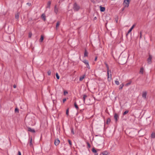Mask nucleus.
<instances>
[{"label": "nucleus", "instance_id": "nucleus-45", "mask_svg": "<svg viewBox=\"0 0 155 155\" xmlns=\"http://www.w3.org/2000/svg\"><path fill=\"white\" fill-rule=\"evenodd\" d=\"M66 99L65 98V99H64L63 100V103H64L66 101Z\"/></svg>", "mask_w": 155, "mask_h": 155}, {"label": "nucleus", "instance_id": "nucleus-43", "mask_svg": "<svg viewBox=\"0 0 155 155\" xmlns=\"http://www.w3.org/2000/svg\"><path fill=\"white\" fill-rule=\"evenodd\" d=\"M135 26V25H133L131 28H130L132 30L133 28H134V26Z\"/></svg>", "mask_w": 155, "mask_h": 155}, {"label": "nucleus", "instance_id": "nucleus-9", "mask_svg": "<svg viewBox=\"0 0 155 155\" xmlns=\"http://www.w3.org/2000/svg\"><path fill=\"white\" fill-rule=\"evenodd\" d=\"M19 13H17L15 15V18L17 19L18 20V19L19 17Z\"/></svg>", "mask_w": 155, "mask_h": 155}, {"label": "nucleus", "instance_id": "nucleus-44", "mask_svg": "<svg viewBox=\"0 0 155 155\" xmlns=\"http://www.w3.org/2000/svg\"><path fill=\"white\" fill-rule=\"evenodd\" d=\"M87 67L88 69H90V67L88 64H87Z\"/></svg>", "mask_w": 155, "mask_h": 155}, {"label": "nucleus", "instance_id": "nucleus-32", "mask_svg": "<svg viewBox=\"0 0 155 155\" xmlns=\"http://www.w3.org/2000/svg\"><path fill=\"white\" fill-rule=\"evenodd\" d=\"M83 62L86 64H88V61L86 60L84 61Z\"/></svg>", "mask_w": 155, "mask_h": 155}, {"label": "nucleus", "instance_id": "nucleus-19", "mask_svg": "<svg viewBox=\"0 0 155 155\" xmlns=\"http://www.w3.org/2000/svg\"><path fill=\"white\" fill-rule=\"evenodd\" d=\"M44 39V36L43 35H41V38L40 39V42H41L43 41Z\"/></svg>", "mask_w": 155, "mask_h": 155}, {"label": "nucleus", "instance_id": "nucleus-14", "mask_svg": "<svg viewBox=\"0 0 155 155\" xmlns=\"http://www.w3.org/2000/svg\"><path fill=\"white\" fill-rule=\"evenodd\" d=\"M100 10L101 12H104L105 10V8L104 7H102L101 6H100Z\"/></svg>", "mask_w": 155, "mask_h": 155}, {"label": "nucleus", "instance_id": "nucleus-39", "mask_svg": "<svg viewBox=\"0 0 155 155\" xmlns=\"http://www.w3.org/2000/svg\"><path fill=\"white\" fill-rule=\"evenodd\" d=\"M140 38H142V31H140Z\"/></svg>", "mask_w": 155, "mask_h": 155}, {"label": "nucleus", "instance_id": "nucleus-13", "mask_svg": "<svg viewBox=\"0 0 155 155\" xmlns=\"http://www.w3.org/2000/svg\"><path fill=\"white\" fill-rule=\"evenodd\" d=\"M92 152L94 153H96L95 154V155H97L98 154L97 153V150L95 149L94 148H93L92 150Z\"/></svg>", "mask_w": 155, "mask_h": 155}, {"label": "nucleus", "instance_id": "nucleus-41", "mask_svg": "<svg viewBox=\"0 0 155 155\" xmlns=\"http://www.w3.org/2000/svg\"><path fill=\"white\" fill-rule=\"evenodd\" d=\"M132 29H131L130 28V29L128 31V32L127 33V35L129 34V33H130V32L131 31H132Z\"/></svg>", "mask_w": 155, "mask_h": 155}, {"label": "nucleus", "instance_id": "nucleus-38", "mask_svg": "<svg viewBox=\"0 0 155 155\" xmlns=\"http://www.w3.org/2000/svg\"><path fill=\"white\" fill-rule=\"evenodd\" d=\"M68 94V92L66 91H64V95H65L66 94Z\"/></svg>", "mask_w": 155, "mask_h": 155}, {"label": "nucleus", "instance_id": "nucleus-40", "mask_svg": "<svg viewBox=\"0 0 155 155\" xmlns=\"http://www.w3.org/2000/svg\"><path fill=\"white\" fill-rule=\"evenodd\" d=\"M68 142H69V144L70 145H72V143H71V141L70 140H68Z\"/></svg>", "mask_w": 155, "mask_h": 155}, {"label": "nucleus", "instance_id": "nucleus-20", "mask_svg": "<svg viewBox=\"0 0 155 155\" xmlns=\"http://www.w3.org/2000/svg\"><path fill=\"white\" fill-rule=\"evenodd\" d=\"M110 122V118H108L107 119L106 124H109Z\"/></svg>", "mask_w": 155, "mask_h": 155}, {"label": "nucleus", "instance_id": "nucleus-1", "mask_svg": "<svg viewBox=\"0 0 155 155\" xmlns=\"http://www.w3.org/2000/svg\"><path fill=\"white\" fill-rule=\"evenodd\" d=\"M80 8V7L76 3H75L73 5V9L74 11H78Z\"/></svg>", "mask_w": 155, "mask_h": 155}, {"label": "nucleus", "instance_id": "nucleus-23", "mask_svg": "<svg viewBox=\"0 0 155 155\" xmlns=\"http://www.w3.org/2000/svg\"><path fill=\"white\" fill-rule=\"evenodd\" d=\"M29 145L30 146H31L32 145V138H31V139L29 142Z\"/></svg>", "mask_w": 155, "mask_h": 155}, {"label": "nucleus", "instance_id": "nucleus-46", "mask_svg": "<svg viewBox=\"0 0 155 155\" xmlns=\"http://www.w3.org/2000/svg\"><path fill=\"white\" fill-rule=\"evenodd\" d=\"M27 4L28 5V6H30L31 5V3H27Z\"/></svg>", "mask_w": 155, "mask_h": 155}, {"label": "nucleus", "instance_id": "nucleus-30", "mask_svg": "<svg viewBox=\"0 0 155 155\" xmlns=\"http://www.w3.org/2000/svg\"><path fill=\"white\" fill-rule=\"evenodd\" d=\"M15 113H18L19 112V110L18 109L17 107L15 108Z\"/></svg>", "mask_w": 155, "mask_h": 155}, {"label": "nucleus", "instance_id": "nucleus-24", "mask_svg": "<svg viewBox=\"0 0 155 155\" xmlns=\"http://www.w3.org/2000/svg\"><path fill=\"white\" fill-rule=\"evenodd\" d=\"M124 84H122L120 85V90H122L123 88V87L124 86Z\"/></svg>", "mask_w": 155, "mask_h": 155}, {"label": "nucleus", "instance_id": "nucleus-42", "mask_svg": "<svg viewBox=\"0 0 155 155\" xmlns=\"http://www.w3.org/2000/svg\"><path fill=\"white\" fill-rule=\"evenodd\" d=\"M87 146H88V148H90V147H91V146H90V144L88 142H87Z\"/></svg>", "mask_w": 155, "mask_h": 155}, {"label": "nucleus", "instance_id": "nucleus-26", "mask_svg": "<svg viewBox=\"0 0 155 155\" xmlns=\"http://www.w3.org/2000/svg\"><path fill=\"white\" fill-rule=\"evenodd\" d=\"M151 137L152 138H154L155 137V133H152L151 134Z\"/></svg>", "mask_w": 155, "mask_h": 155}, {"label": "nucleus", "instance_id": "nucleus-51", "mask_svg": "<svg viewBox=\"0 0 155 155\" xmlns=\"http://www.w3.org/2000/svg\"><path fill=\"white\" fill-rule=\"evenodd\" d=\"M124 10V8H123L122 9V11H123Z\"/></svg>", "mask_w": 155, "mask_h": 155}, {"label": "nucleus", "instance_id": "nucleus-4", "mask_svg": "<svg viewBox=\"0 0 155 155\" xmlns=\"http://www.w3.org/2000/svg\"><path fill=\"white\" fill-rule=\"evenodd\" d=\"M147 94V92L146 91H144L143 92L142 94V97L144 99H146Z\"/></svg>", "mask_w": 155, "mask_h": 155}, {"label": "nucleus", "instance_id": "nucleus-3", "mask_svg": "<svg viewBox=\"0 0 155 155\" xmlns=\"http://www.w3.org/2000/svg\"><path fill=\"white\" fill-rule=\"evenodd\" d=\"M152 56L151 55H149V58H148L147 59V63L149 64H150L152 62Z\"/></svg>", "mask_w": 155, "mask_h": 155}, {"label": "nucleus", "instance_id": "nucleus-36", "mask_svg": "<svg viewBox=\"0 0 155 155\" xmlns=\"http://www.w3.org/2000/svg\"><path fill=\"white\" fill-rule=\"evenodd\" d=\"M68 113H69V110H68V109L67 110H66V114L68 115Z\"/></svg>", "mask_w": 155, "mask_h": 155}, {"label": "nucleus", "instance_id": "nucleus-27", "mask_svg": "<svg viewBox=\"0 0 155 155\" xmlns=\"http://www.w3.org/2000/svg\"><path fill=\"white\" fill-rule=\"evenodd\" d=\"M74 106H75V107L77 109H78V107L77 105V104L76 103V102H75L74 104Z\"/></svg>", "mask_w": 155, "mask_h": 155}, {"label": "nucleus", "instance_id": "nucleus-10", "mask_svg": "<svg viewBox=\"0 0 155 155\" xmlns=\"http://www.w3.org/2000/svg\"><path fill=\"white\" fill-rule=\"evenodd\" d=\"M104 63L107 68V73L108 74V72H109V67L108 65L106 62H105Z\"/></svg>", "mask_w": 155, "mask_h": 155}, {"label": "nucleus", "instance_id": "nucleus-25", "mask_svg": "<svg viewBox=\"0 0 155 155\" xmlns=\"http://www.w3.org/2000/svg\"><path fill=\"white\" fill-rule=\"evenodd\" d=\"M102 154L103 155H107V154H108V153L107 151H105L102 152Z\"/></svg>", "mask_w": 155, "mask_h": 155}, {"label": "nucleus", "instance_id": "nucleus-8", "mask_svg": "<svg viewBox=\"0 0 155 155\" xmlns=\"http://www.w3.org/2000/svg\"><path fill=\"white\" fill-rule=\"evenodd\" d=\"M107 74H108V78H107V79H108V80L109 81H110L111 80V74H109L108 73H107Z\"/></svg>", "mask_w": 155, "mask_h": 155}, {"label": "nucleus", "instance_id": "nucleus-16", "mask_svg": "<svg viewBox=\"0 0 155 155\" xmlns=\"http://www.w3.org/2000/svg\"><path fill=\"white\" fill-rule=\"evenodd\" d=\"M51 4V2L49 1L48 3L47 8H50V7Z\"/></svg>", "mask_w": 155, "mask_h": 155}, {"label": "nucleus", "instance_id": "nucleus-5", "mask_svg": "<svg viewBox=\"0 0 155 155\" xmlns=\"http://www.w3.org/2000/svg\"><path fill=\"white\" fill-rule=\"evenodd\" d=\"M28 129V131H30L32 133H35V130L33 129H31L30 127H27Z\"/></svg>", "mask_w": 155, "mask_h": 155}, {"label": "nucleus", "instance_id": "nucleus-52", "mask_svg": "<svg viewBox=\"0 0 155 155\" xmlns=\"http://www.w3.org/2000/svg\"><path fill=\"white\" fill-rule=\"evenodd\" d=\"M60 1H59V3H60Z\"/></svg>", "mask_w": 155, "mask_h": 155}, {"label": "nucleus", "instance_id": "nucleus-22", "mask_svg": "<svg viewBox=\"0 0 155 155\" xmlns=\"http://www.w3.org/2000/svg\"><path fill=\"white\" fill-rule=\"evenodd\" d=\"M85 76V75H84L82 76H81L79 80L80 81H82L83 80V79L84 78Z\"/></svg>", "mask_w": 155, "mask_h": 155}, {"label": "nucleus", "instance_id": "nucleus-35", "mask_svg": "<svg viewBox=\"0 0 155 155\" xmlns=\"http://www.w3.org/2000/svg\"><path fill=\"white\" fill-rule=\"evenodd\" d=\"M71 132L72 134H74V129L73 128H72L71 129Z\"/></svg>", "mask_w": 155, "mask_h": 155}, {"label": "nucleus", "instance_id": "nucleus-15", "mask_svg": "<svg viewBox=\"0 0 155 155\" xmlns=\"http://www.w3.org/2000/svg\"><path fill=\"white\" fill-rule=\"evenodd\" d=\"M143 67H142L140 68V73L141 74H143Z\"/></svg>", "mask_w": 155, "mask_h": 155}, {"label": "nucleus", "instance_id": "nucleus-11", "mask_svg": "<svg viewBox=\"0 0 155 155\" xmlns=\"http://www.w3.org/2000/svg\"><path fill=\"white\" fill-rule=\"evenodd\" d=\"M54 11L55 13L57 14L58 12V8L57 7V5H55L54 7Z\"/></svg>", "mask_w": 155, "mask_h": 155}, {"label": "nucleus", "instance_id": "nucleus-7", "mask_svg": "<svg viewBox=\"0 0 155 155\" xmlns=\"http://www.w3.org/2000/svg\"><path fill=\"white\" fill-rule=\"evenodd\" d=\"M54 144L56 146L58 145L60 143V140L58 139H56L54 141Z\"/></svg>", "mask_w": 155, "mask_h": 155}, {"label": "nucleus", "instance_id": "nucleus-29", "mask_svg": "<svg viewBox=\"0 0 155 155\" xmlns=\"http://www.w3.org/2000/svg\"><path fill=\"white\" fill-rule=\"evenodd\" d=\"M32 34L31 32H29L28 34V38H31L32 36Z\"/></svg>", "mask_w": 155, "mask_h": 155}, {"label": "nucleus", "instance_id": "nucleus-34", "mask_svg": "<svg viewBox=\"0 0 155 155\" xmlns=\"http://www.w3.org/2000/svg\"><path fill=\"white\" fill-rule=\"evenodd\" d=\"M115 83L117 85H118L119 84V81H115Z\"/></svg>", "mask_w": 155, "mask_h": 155}, {"label": "nucleus", "instance_id": "nucleus-6", "mask_svg": "<svg viewBox=\"0 0 155 155\" xmlns=\"http://www.w3.org/2000/svg\"><path fill=\"white\" fill-rule=\"evenodd\" d=\"M114 119H115L116 122L117 120V119L119 117V116H118V115H117L116 113H115L114 114Z\"/></svg>", "mask_w": 155, "mask_h": 155}, {"label": "nucleus", "instance_id": "nucleus-50", "mask_svg": "<svg viewBox=\"0 0 155 155\" xmlns=\"http://www.w3.org/2000/svg\"><path fill=\"white\" fill-rule=\"evenodd\" d=\"M97 18L96 17H95L94 18V20H95Z\"/></svg>", "mask_w": 155, "mask_h": 155}, {"label": "nucleus", "instance_id": "nucleus-33", "mask_svg": "<svg viewBox=\"0 0 155 155\" xmlns=\"http://www.w3.org/2000/svg\"><path fill=\"white\" fill-rule=\"evenodd\" d=\"M51 71L49 70L48 72V75H50L51 74Z\"/></svg>", "mask_w": 155, "mask_h": 155}, {"label": "nucleus", "instance_id": "nucleus-47", "mask_svg": "<svg viewBox=\"0 0 155 155\" xmlns=\"http://www.w3.org/2000/svg\"><path fill=\"white\" fill-rule=\"evenodd\" d=\"M18 155H21V152L20 151H19L18 153Z\"/></svg>", "mask_w": 155, "mask_h": 155}, {"label": "nucleus", "instance_id": "nucleus-12", "mask_svg": "<svg viewBox=\"0 0 155 155\" xmlns=\"http://www.w3.org/2000/svg\"><path fill=\"white\" fill-rule=\"evenodd\" d=\"M87 96L86 94H84L83 96V99L84 101V103H85V100L86 98H87Z\"/></svg>", "mask_w": 155, "mask_h": 155}, {"label": "nucleus", "instance_id": "nucleus-48", "mask_svg": "<svg viewBox=\"0 0 155 155\" xmlns=\"http://www.w3.org/2000/svg\"><path fill=\"white\" fill-rule=\"evenodd\" d=\"M13 87H14V88H16V85L15 84H14V85H13Z\"/></svg>", "mask_w": 155, "mask_h": 155}, {"label": "nucleus", "instance_id": "nucleus-31", "mask_svg": "<svg viewBox=\"0 0 155 155\" xmlns=\"http://www.w3.org/2000/svg\"><path fill=\"white\" fill-rule=\"evenodd\" d=\"M129 111L128 110H126L123 114V115H125L127 114V113H128Z\"/></svg>", "mask_w": 155, "mask_h": 155}, {"label": "nucleus", "instance_id": "nucleus-37", "mask_svg": "<svg viewBox=\"0 0 155 155\" xmlns=\"http://www.w3.org/2000/svg\"><path fill=\"white\" fill-rule=\"evenodd\" d=\"M130 84H131V82H129L126 84L125 86H127L129 85H130Z\"/></svg>", "mask_w": 155, "mask_h": 155}, {"label": "nucleus", "instance_id": "nucleus-21", "mask_svg": "<svg viewBox=\"0 0 155 155\" xmlns=\"http://www.w3.org/2000/svg\"><path fill=\"white\" fill-rule=\"evenodd\" d=\"M60 22L59 21H58L57 22V23L56 26V28L57 29L58 27H59V25H60Z\"/></svg>", "mask_w": 155, "mask_h": 155}, {"label": "nucleus", "instance_id": "nucleus-2", "mask_svg": "<svg viewBox=\"0 0 155 155\" xmlns=\"http://www.w3.org/2000/svg\"><path fill=\"white\" fill-rule=\"evenodd\" d=\"M130 0H124L123 4L124 7H128Z\"/></svg>", "mask_w": 155, "mask_h": 155}, {"label": "nucleus", "instance_id": "nucleus-17", "mask_svg": "<svg viewBox=\"0 0 155 155\" xmlns=\"http://www.w3.org/2000/svg\"><path fill=\"white\" fill-rule=\"evenodd\" d=\"M41 17L42 19H43L44 21H45L46 20L45 15L44 14H42L41 16Z\"/></svg>", "mask_w": 155, "mask_h": 155}, {"label": "nucleus", "instance_id": "nucleus-18", "mask_svg": "<svg viewBox=\"0 0 155 155\" xmlns=\"http://www.w3.org/2000/svg\"><path fill=\"white\" fill-rule=\"evenodd\" d=\"M88 54V52H87V51H86V49H85V52L84 54V57H87V56Z\"/></svg>", "mask_w": 155, "mask_h": 155}, {"label": "nucleus", "instance_id": "nucleus-28", "mask_svg": "<svg viewBox=\"0 0 155 155\" xmlns=\"http://www.w3.org/2000/svg\"><path fill=\"white\" fill-rule=\"evenodd\" d=\"M56 77L58 79H59L60 77H59V76L58 73H56Z\"/></svg>", "mask_w": 155, "mask_h": 155}, {"label": "nucleus", "instance_id": "nucleus-49", "mask_svg": "<svg viewBox=\"0 0 155 155\" xmlns=\"http://www.w3.org/2000/svg\"><path fill=\"white\" fill-rule=\"evenodd\" d=\"M97 57H96L95 58V59H94V61H96L97 60Z\"/></svg>", "mask_w": 155, "mask_h": 155}]
</instances>
